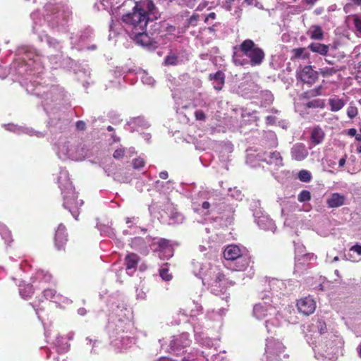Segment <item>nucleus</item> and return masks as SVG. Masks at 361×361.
<instances>
[{"label": "nucleus", "instance_id": "f257e3e1", "mask_svg": "<svg viewBox=\"0 0 361 361\" xmlns=\"http://www.w3.org/2000/svg\"><path fill=\"white\" fill-rule=\"evenodd\" d=\"M133 7V11L122 16V20L126 25L128 31L133 33H142L146 31L149 16L157 18L156 7L152 0H142L135 2L133 0H126L119 4H114V8L106 9L112 15L116 16L117 11L123 7Z\"/></svg>", "mask_w": 361, "mask_h": 361}, {"label": "nucleus", "instance_id": "f03ea898", "mask_svg": "<svg viewBox=\"0 0 361 361\" xmlns=\"http://www.w3.org/2000/svg\"><path fill=\"white\" fill-rule=\"evenodd\" d=\"M58 182L63 197L64 207L68 209L73 216L77 219L78 209L82 204L83 202L76 200L77 196L69 180L68 173L66 170H61L60 171Z\"/></svg>", "mask_w": 361, "mask_h": 361}, {"label": "nucleus", "instance_id": "7ed1b4c3", "mask_svg": "<svg viewBox=\"0 0 361 361\" xmlns=\"http://www.w3.org/2000/svg\"><path fill=\"white\" fill-rule=\"evenodd\" d=\"M57 154L63 160L81 161L87 156V151L76 140H63L58 144Z\"/></svg>", "mask_w": 361, "mask_h": 361}, {"label": "nucleus", "instance_id": "20e7f679", "mask_svg": "<svg viewBox=\"0 0 361 361\" xmlns=\"http://www.w3.org/2000/svg\"><path fill=\"white\" fill-rule=\"evenodd\" d=\"M224 257L228 261H235L233 268L235 271H244L249 265L245 248L236 245H228L224 250Z\"/></svg>", "mask_w": 361, "mask_h": 361}, {"label": "nucleus", "instance_id": "39448f33", "mask_svg": "<svg viewBox=\"0 0 361 361\" xmlns=\"http://www.w3.org/2000/svg\"><path fill=\"white\" fill-rule=\"evenodd\" d=\"M239 49L250 59V63L252 66L260 65L264 59L263 50L251 39L244 40L240 44Z\"/></svg>", "mask_w": 361, "mask_h": 361}, {"label": "nucleus", "instance_id": "423d86ee", "mask_svg": "<svg viewBox=\"0 0 361 361\" xmlns=\"http://www.w3.org/2000/svg\"><path fill=\"white\" fill-rule=\"evenodd\" d=\"M233 283L225 277V276L218 272L210 283L211 291L215 295L224 294Z\"/></svg>", "mask_w": 361, "mask_h": 361}, {"label": "nucleus", "instance_id": "0eeeda50", "mask_svg": "<svg viewBox=\"0 0 361 361\" xmlns=\"http://www.w3.org/2000/svg\"><path fill=\"white\" fill-rule=\"evenodd\" d=\"M285 347L279 341L271 338L267 345V353L270 354L271 360L279 361L288 358V355L284 353Z\"/></svg>", "mask_w": 361, "mask_h": 361}, {"label": "nucleus", "instance_id": "6e6552de", "mask_svg": "<svg viewBox=\"0 0 361 361\" xmlns=\"http://www.w3.org/2000/svg\"><path fill=\"white\" fill-rule=\"evenodd\" d=\"M190 341L188 334L184 333L177 336H173L170 341L169 346L171 352L175 354H180L182 349L189 345Z\"/></svg>", "mask_w": 361, "mask_h": 361}, {"label": "nucleus", "instance_id": "1a4fd4ad", "mask_svg": "<svg viewBox=\"0 0 361 361\" xmlns=\"http://www.w3.org/2000/svg\"><path fill=\"white\" fill-rule=\"evenodd\" d=\"M297 307L300 312L305 315H309L314 312L316 302L312 297L307 296L298 300Z\"/></svg>", "mask_w": 361, "mask_h": 361}, {"label": "nucleus", "instance_id": "9d476101", "mask_svg": "<svg viewBox=\"0 0 361 361\" xmlns=\"http://www.w3.org/2000/svg\"><path fill=\"white\" fill-rule=\"evenodd\" d=\"M298 78L305 83L312 84L318 78V73L311 66H306L298 72Z\"/></svg>", "mask_w": 361, "mask_h": 361}, {"label": "nucleus", "instance_id": "9b49d317", "mask_svg": "<svg viewBox=\"0 0 361 361\" xmlns=\"http://www.w3.org/2000/svg\"><path fill=\"white\" fill-rule=\"evenodd\" d=\"M273 308L271 305H268L267 302H262L256 304L253 308V316L257 319H262L271 312Z\"/></svg>", "mask_w": 361, "mask_h": 361}, {"label": "nucleus", "instance_id": "f8f14e48", "mask_svg": "<svg viewBox=\"0 0 361 361\" xmlns=\"http://www.w3.org/2000/svg\"><path fill=\"white\" fill-rule=\"evenodd\" d=\"M301 247H297L295 250V266H303L307 262L314 260L316 256L310 253H303Z\"/></svg>", "mask_w": 361, "mask_h": 361}, {"label": "nucleus", "instance_id": "ddd939ff", "mask_svg": "<svg viewBox=\"0 0 361 361\" xmlns=\"http://www.w3.org/2000/svg\"><path fill=\"white\" fill-rule=\"evenodd\" d=\"M140 257L135 253H128L125 258V264L128 274L132 275L136 270Z\"/></svg>", "mask_w": 361, "mask_h": 361}, {"label": "nucleus", "instance_id": "4468645a", "mask_svg": "<svg viewBox=\"0 0 361 361\" xmlns=\"http://www.w3.org/2000/svg\"><path fill=\"white\" fill-rule=\"evenodd\" d=\"M345 196L340 193H333L326 200V204L330 208H336L345 204Z\"/></svg>", "mask_w": 361, "mask_h": 361}, {"label": "nucleus", "instance_id": "2eb2a0df", "mask_svg": "<svg viewBox=\"0 0 361 361\" xmlns=\"http://www.w3.org/2000/svg\"><path fill=\"white\" fill-rule=\"evenodd\" d=\"M261 159L271 165L273 164L277 166L282 165V158L280 153L277 152L265 153Z\"/></svg>", "mask_w": 361, "mask_h": 361}, {"label": "nucleus", "instance_id": "dca6fc26", "mask_svg": "<svg viewBox=\"0 0 361 361\" xmlns=\"http://www.w3.org/2000/svg\"><path fill=\"white\" fill-rule=\"evenodd\" d=\"M292 157L298 161L304 159L308 154V151L303 144H296L291 149Z\"/></svg>", "mask_w": 361, "mask_h": 361}, {"label": "nucleus", "instance_id": "f3484780", "mask_svg": "<svg viewBox=\"0 0 361 361\" xmlns=\"http://www.w3.org/2000/svg\"><path fill=\"white\" fill-rule=\"evenodd\" d=\"M67 240V235L66 233V228L60 224L55 234V244L58 249H61Z\"/></svg>", "mask_w": 361, "mask_h": 361}, {"label": "nucleus", "instance_id": "a211bd4d", "mask_svg": "<svg viewBox=\"0 0 361 361\" xmlns=\"http://www.w3.org/2000/svg\"><path fill=\"white\" fill-rule=\"evenodd\" d=\"M209 79L213 82L214 88L216 90H221L224 84L225 75L221 71H218L214 74H210Z\"/></svg>", "mask_w": 361, "mask_h": 361}, {"label": "nucleus", "instance_id": "6ab92c4d", "mask_svg": "<svg viewBox=\"0 0 361 361\" xmlns=\"http://www.w3.org/2000/svg\"><path fill=\"white\" fill-rule=\"evenodd\" d=\"M159 251L161 253L160 258H169L173 256L172 247L169 245V242L165 240H161L159 242Z\"/></svg>", "mask_w": 361, "mask_h": 361}, {"label": "nucleus", "instance_id": "aec40b11", "mask_svg": "<svg viewBox=\"0 0 361 361\" xmlns=\"http://www.w3.org/2000/svg\"><path fill=\"white\" fill-rule=\"evenodd\" d=\"M257 223L264 230L275 231L276 227L274 221L267 216H259L257 220Z\"/></svg>", "mask_w": 361, "mask_h": 361}, {"label": "nucleus", "instance_id": "412c9836", "mask_svg": "<svg viewBox=\"0 0 361 361\" xmlns=\"http://www.w3.org/2000/svg\"><path fill=\"white\" fill-rule=\"evenodd\" d=\"M202 306L199 303L192 300L188 304L187 309L185 310V314L189 315L190 317H195L202 312Z\"/></svg>", "mask_w": 361, "mask_h": 361}, {"label": "nucleus", "instance_id": "4be33fe9", "mask_svg": "<svg viewBox=\"0 0 361 361\" xmlns=\"http://www.w3.org/2000/svg\"><path fill=\"white\" fill-rule=\"evenodd\" d=\"M307 35L312 39L321 40L323 39L324 33L320 26L314 25L309 28Z\"/></svg>", "mask_w": 361, "mask_h": 361}, {"label": "nucleus", "instance_id": "5701e85b", "mask_svg": "<svg viewBox=\"0 0 361 361\" xmlns=\"http://www.w3.org/2000/svg\"><path fill=\"white\" fill-rule=\"evenodd\" d=\"M329 104L332 111H338L341 110L345 104V102L338 97L329 99Z\"/></svg>", "mask_w": 361, "mask_h": 361}, {"label": "nucleus", "instance_id": "b1692460", "mask_svg": "<svg viewBox=\"0 0 361 361\" xmlns=\"http://www.w3.org/2000/svg\"><path fill=\"white\" fill-rule=\"evenodd\" d=\"M132 35L136 43L142 46H147L149 44V37L145 31L142 33H133Z\"/></svg>", "mask_w": 361, "mask_h": 361}, {"label": "nucleus", "instance_id": "393cba45", "mask_svg": "<svg viewBox=\"0 0 361 361\" xmlns=\"http://www.w3.org/2000/svg\"><path fill=\"white\" fill-rule=\"evenodd\" d=\"M122 0H102L99 4H97L98 9H111L114 8V4H119Z\"/></svg>", "mask_w": 361, "mask_h": 361}, {"label": "nucleus", "instance_id": "a878e982", "mask_svg": "<svg viewBox=\"0 0 361 361\" xmlns=\"http://www.w3.org/2000/svg\"><path fill=\"white\" fill-rule=\"evenodd\" d=\"M309 48L312 51L319 53L322 55L326 54L329 51L328 46L320 43H312L310 44Z\"/></svg>", "mask_w": 361, "mask_h": 361}, {"label": "nucleus", "instance_id": "bb28decb", "mask_svg": "<svg viewBox=\"0 0 361 361\" xmlns=\"http://www.w3.org/2000/svg\"><path fill=\"white\" fill-rule=\"evenodd\" d=\"M324 137V133L320 128H314L312 132V140L315 144L322 142Z\"/></svg>", "mask_w": 361, "mask_h": 361}, {"label": "nucleus", "instance_id": "cd10ccee", "mask_svg": "<svg viewBox=\"0 0 361 361\" xmlns=\"http://www.w3.org/2000/svg\"><path fill=\"white\" fill-rule=\"evenodd\" d=\"M44 296L45 298L50 300L54 302H58L59 298H61V294L56 293L54 289H46L44 291Z\"/></svg>", "mask_w": 361, "mask_h": 361}, {"label": "nucleus", "instance_id": "c85d7f7f", "mask_svg": "<svg viewBox=\"0 0 361 361\" xmlns=\"http://www.w3.org/2000/svg\"><path fill=\"white\" fill-rule=\"evenodd\" d=\"M293 58L306 59L309 58V53L305 48L294 49L292 51Z\"/></svg>", "mask_w": 361, "mask_h": 361}, {"label": "nucleus", "instance_id": "c756f323", "mask_svg": "<svg viewBox=\"0 0 361 361\" xmlns=\"http://www.w3.org/2000/svg\"><path fill=\"white\" fill-rule=\"evenodd\" d=\"M19 291H20V295L24 299L29 298L33 293L32 287L30 284L24 286L23 288L20 285Z\"/></svg>", "mask_w": 361, "mask_h": 361}, {"label": "nucleus", "instance_id": "7c9ffc66", "mask_svg": "<svg viewBox=\"0 0 361 361\" xmlns=\"http://www.w3.org/2000/svg\"><path fill=\"white\" fill-rule=\"evenodd\" d=\"M346 21L349 23L350 21L353 23L357 32L361 35V18L355 16H348Z\"/></svg>", "mask_w": 361, "mask_h": 361}, {"label": "nucleus", "instance_id": "2f4dec72", "mask_svg": "<svg viewBox=\"0 0 361 361\" xmlns=\"http://www.w3.org/2000/svg\"><path fill=\"white\" fill-rule=\"evenodd\" d=\"M141 80L144 84L148 85H153L155 82L154 79L146 72L142 73Z\"/></svg>", "mask_w": 361, "mask_h": 361}, {"label": "nucleus", "instance_id": "473e14b6", "mask_svg": "<svg viewBox=\"0 0 361 361\" xmlns=\"http://www.w3.org/2000/svg\"><path fill=\"white\" fill-rule=\"evenodd\" d=\"M298 178L301 181L309 182L311 180V173L306 170H302L298 174Z\"/></svg>", "mask_w": 361, "mask_h": 361}, {"label": "nucleus", "instance_id": "72a5a7b5", "mask_svg": "<svg viewBox=\"0 0 361 361\" xmlns=\"http://www.w3.org/2000/svg\"><path fill=\"white\" fill-rule=\"evenodd\" d=\"M336 72V69L334 68L325 67L319 69V73L324 77L332 75Z\"/></svg>", "mask_w": 361, "mask_h": 361}, {"label": "nucleus", "instance_id": "f704fd0d", "mask_svg": "<svg viewBox=\"0 0 361 361\" xmlns=\"http://www.w3.org/2000/svg\"><path fill=\"white\" fill-rule=\"evenodd\" d=\"M311 198L310 192L307 190H302L298 197V200L300 202L309 201Z\"/></svg>", "mask_w": 361, "mask_h": 361}, {"label": "nucleus", "instance_id": "c9c22d12", "mask_svg": "<svg viewBox=\"0 0 361 361\" xmlns=\"http://www.w3.org/2000/svg\"><path fill=\"white\" fill-rule=\"evenodd\" d=\"M159 274H160V276L161 277V279L164 281H169L172 279L171 274H170L168 272V269L166 268H162L160 270Z\"/></svg>", "mask_w": 361, "mask_h": 361}, {"label": "nucleus", "instance_id": "e433bc0d", "mask_svg": "<svg viewBox=\"0 0 361 361\" xmlns=\"http://www.w3.org/2000/svg\"><path fill=\"white\" fill-rule=\"evenodd\" d=\"M177 57L174 54H170L165 59V63L166 65H176L177 64Z\"/></svg>", "mask_w": 361, "mask_h": 361}, {"label": "nucleus", "instance_id": "4c0bfd02", "mask_svg": "<svg viewBox=\"0 0 361 361\" xmlns=\"http://www.w3.org/2000/svg\"><path fill=\"white\" fill-rule=\"evenodd\" d=\"M133 165L134 169H140L145 166V161L140 157L137 158L133 160Z\"/></svg>", "mask_w": 361, "mask_h": 361}, {"label": "nucleus", "instance_id": "58836bf2", "mask_svg": "<svg viewBox=\"0 0 361 361\" xmlns=\"http://www.w3.org/2000/svg\"><path fill=\"white\" fill-rule=\"evenodd\" d=\"M347 114L349 118H353L357 114V109L354 106H350L347 109Z\"/></svg>", "mask_w": 361, "mask_h": 361}, {"label": "nucleus", "instance_id": "ea45409f", "mask_svg": "<svg viewBox=\"0 0 361 361\" xmlns=\"http://www.w3.org/2000/svg\"><path fill=\"white\" fill-rule=\"evenodd\" d=\"M195 116L196 119L198 121H204L205 119V115L201 110L196 111Z\"/></svg>", "mask_w": 361, "mask_h": 361}, {"label": "nucleus", "instance_id": "a19ab883", "mask_svg": "<svg viewBox=\"0 0 361 361\" xmlns=\"http://www.w3.org/2000/svg\"><path fill=\"white\" fill-rule=\"evenodd\" d=\"M124 155V150L123 149H118L114 153V157L116 159L121 158Z\"/></svg>", "mask_w": 361, "mask_h": 361}, {"label": "nucleus", "instance_id": "79ce46f5", "mask_svg": "<svg viewBox=\"0 0 361 361\" xmlns=\"http://www.w3.org/2000/svg\"><path fill=\"white\" fill-rule=\"evenodd\" d=\"M173 219H176V220H174L173 222H171V224H175V223H180L182 222L183 221V216L181 214H178V213H176L173 217Z\"/></svg>", "mask_w": 361, "mask_h": 361}, {"label": "nucleus", "instance_id": "37998d69", "mask_svg": "<svg viewBox=\"0 0 361 361\" xmlns=\"http://www.w3.org/2000/svg\"><path fill=\"white\" fill-rule=\"evenodd\" d=\"M61 298H59V300L57 302L58 304H59V305H61V304H69L71 302V300L68 298H66V297H65V296H63L62 295H61Z\"/></svg>", "mask_w": 361, "mask_h": 361}, {"label": "nucleus", "instance_id": "c03bdc74", "mask_svg": "<svg viewBox=\"0 0 361 361\" xmlns=\"http://www.w3.org/2000/svg\"><path fill=\"white\" fill-rule=\"evenodd\" d=\"M183 1L186 4V5L190 8L194 7L197 3V0H183Z\"/></svg>", "mask_w": 361, "mask_h": 361}, {"label": "nucleus", "instance_id": "a18cd8bd", "mask_svg": "<svg viewBox=\"0 0 361 361\" xmlns=\"http://www.w3.org/2000/svg\"><path fill=\"white\" fill-rule=\"evenodd\" d=\"M350 250L355 251L358 255H361V245H355L353 246Z\"/></svg>", "mask_w": 361, "mask_h": 361}, {"label": "nucleus", "instance_id": "49530a36", "mask_svg": "<svg viewBox=\"0 0 361 361\" xmlns=\"http://www.w3.org/2000/svg\"><path fill=\"white\" fill-rule=\"evenodd\" d=\"M357 130L355 128H350L348 130V135L351 137H355L357 135Z\"/></svg>", "mask_w": 361, "mask_h": 361}, {"label": "nucleus", "instance_id": "de8ad7c7", "mask_svg": "<svg viewBox=\"0 0 361 361\" xmlns=\"http://www.w3.org/2000/svg\"><path fill=\"white\" fill-rule=\"evenodd\" d=\"M77 128L79 129V130H83L85 128V123L82 122V121H78L77 123Z\"/></svg>", "mask_w": 361, "mask_h": 361}, {"label": "nucleus", "instance_id": "09e8293b", "mask_svg": "<svg viewBox=\"0 0 361 361\" xmlns=\"http://www.w3.org/2000/svg\"><path fill=\"white\" fill-rule=\"evenodd\" d=\"M159 177L161 178V179H166L168 178V173L167 171H161L160 173H159Z\"/></svg>", "mask_w": 361, "mask_h": 361}, {"label": "nucleus", "instance_id": "8fccbe9b", "mask_svg": "<svg viewBox=\"0 0 361 361\" xmlns=\"http://www.w3.org/2000/svg\"><path fill=\"white\" fill-rule=\"evenodd\" d=\"M215 13H210L205 18V21H207L209 18L214 19L215 18Z\"/></svg>", "mask_w": 361, "mask_h": 361}, {"label": "nucleus", "instance_id": "3c124183", "mask_svg": "<svg viewBox=\"0 0 361 361\" xmlns=\"http://www.w3.org/2000/svg\"><path fill=\"white\" fill-rule=\"evenodd\" d=\"M345 164V158L343 157L341 158L338 161V165L340 167H343Z\"/></svg>", "mask_w": 361, "mask_h": 361}, {"label": "nucleus", "instance_id": "603ef678", "mask_svg": "<svg viewBox=\"0 0 361 361\" xmlns=\"http://www.w3.org/2000/svg\"><path fill=\"white\" fill-rule=\"evenodd\" d=\"M210 207V204L208 202H204L202 203V208L204 209H209Z\"/></svg>", "mask_w": 361, "mask_h": 361}, {"label": "nucleus", "instance_id": "864d4df0", "mask_svg": "<svg viewBox=\"0 0 361 361\" xmlns=\"http://www.w3.org/2000/svg\"><path fill=\"white\" fill-rule=\"evenodd\" d=\"M47 42L50 45H53V46H54L55 44L56 43V40H54V39L49 38V37L47 38Z\"/></svg>", "mask_w": 361, "mask_h": 361}, {"label": "nucleus", "instance_id": "5fc2aeb1", "mask_svg": "<svg viewBox=\"0 0 361 361\" xmlns=\"http://www.w3.org/2000/svg\"><path fill=\"white\" fill-rule=\"evenodd\" d=\"M233 1H234V0H226V4H228V5L226 6V9H227L228 11H230V10H231V3H232Z\"/></svg>", "mask_w": 361, "mask_h": 361}, {"label": "nucleus", "instance_id": "6e6d98bb", "mask_svg": "<svg viewBox=\"0 0 361 361\" xmlns=\"http://www.w3.org/2000/svg\"><path fill=\"white\" fill-rule=\"evenodd\" d=\"M322 86H319L318 88L315 89V91L317 92V94L318 95H320L322 94Z\"/></svg>", "mask_w": 361, "mask_h": 361}, {"label": "nucleus", "instance_id": "4d7b16f0", "mask_svg": "<svg viewBox=\"0 0 361 361\" xmlns=\"http://www.w3.org/2000/svg\"><path fill=\"white\" fill-rule=\"evenodd\" d=\"M244 1L246 2L248 5H252L255 4L256 0H244Z\"/></svg>", "mask_w": 361, "mask_h": 361}, {"label": "nucleus", "instance_id": "13d9d810", "mask_svg": "<svg viewBox=\"0 0 361 361\" xmlns=\"http://www.w3.org/2000/svg\"><path fill=\"white\" fill-rule=\"evenodd\" d=\"M51 275L49 274H44V281H49L51 279Z\"/></svg>", "mask_w": 361, "mask_h": 361}, {"label": "nucleus", "instance_id": "bf43d9fd", "mask_svg": "<svg viewBox=\"0 0 361 361\" xmlns=\"http://www.w3.org/2000/svg\"><path fill=\"white\" fill-rule=\"evenodd\" d=\"M272 283H273V284L278 285V286H279V285H283V283H282L281 281H279V280H274V281H272Z\"/></svg>", "mask_w": 361, "mask_h": 361}, {"label": "nucleus", "instance_id": "052dcab7", "mask_svg": "<svg viewBox=\"0 0 361 361\" xmlns=\"http://www.w3.org/2000/svg\"><path fill=\"white\" fill-rule=\"evenodd\" d=\"M78 313L81 315H84L85 314V310L83 308L79 309Z\"/></svg>", "mask_w": 361, "mask_h": 361}, {"label": "nucleus", "instance_id": "680f3d73", "mask_svg": "<svg viewBox=\"0 0 361 361\" xmlns=\"http://www.w3.org/2000/svg\"><path fill=\"white\" fill-rule=\"evenodd\" d=\"M8 130L15 131L16 130V127L13 125H8Z\"/></svg>", "mask_w": 361, "mask_h": 361}, {"label": "nucleus", "instance_id": "e2e57ef3", "mask_svg": "<svg viewBox=\"0 0 361 361\" xmlns=\"http://www.w3.org/2000/svg\"><path fill=\"white\" fill-rule=\"evenodd\" d=\"M234 62L235 64H238V65H243V63L242 62H240L239 60H238L237 59L234 58Z\"/></svg>", "mask_w": 361, "mask_h": 361}, {"label": "nucleus", "instance_id": "0e129e2a", "mask_svg": "<svg viewBox=\"0 0 361 361\" xmlns=\"http://www.w3.org/2000/svg\"><path fill=\"white\" fill-rule=\"evenodd\" d=\"M355 139L358 141H361V134H357L355 135Z\"/></svg>", "mask_w": 361, "mask_h": 361}, {"label": "nucleus", "instance_id": "69168bd1", "mask_svg": "<svg viewBox=\"0 0 361 361\" xmlns=\"http://www.w3.org/2000/svg\"><path fill=\"white\" fill-rule=\"evenodd\" d=\"M357 352L361 358V344L357 347Z\"/></svg>", "mask_w": 361, "mask_h": 361}, {"label": "nucleus", "instance_id": "338daca9", "mask_svg": "<svg viewBox=\"0 0 361 361\" xmlns=\"http://www.w3.org/2000/svg\"><path fill=\"white\" fill-rule=\"evenodd\" d=\"M314 102H310L309 104H308V106L309 107H314L315 105L313 104Z\"/></svg>", "mask_w": 361, "mask_h": 361}, {"label": "nucleus", "instance_id": "774afa93", "mask_svg": "<svg viewBox=\"0 0 361 361\" xmlns=\"http://www.w3.org/2000/svg\"><path fill=\"white\" fill-rule=\"evenodd\" d=\"M357 152L358 153H361V145L357 147Z\"/></svg>", "mask_w": 361, "mask_h": 361}]
</instances>
